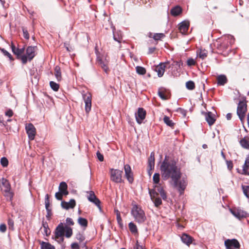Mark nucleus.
Returning a JSON list of instances; mask_svg holds the SVG:
<instances>
[{
	"label": "nucleus",
	"instance_id": "obj_1",
	"mask_svg": "<svg viewBox=\"0 0 249 249\" xmlns=\"http://www.w3.org/2000/svg\"><path fill=\"white\" fill-rule=\"evenodd\" d=\"M160 169L162 179L167 180L171 178L175 187L178 188L180 194L182 195L186 188L187 181L185 178L180 179L181 173L176 163L168 161L165 157L160 165Z\"/></svg>",
	"mask_w": 249,
	"mask_h": 249
},
{
	"label": "nucleus",
	"instance_id": "obj_2",
	"mask_svg": "<svg viewBox=\"0 0 249 249\" xmlns=\"http://www.w3.org/2000/svg\"><path fill=\"white\" fill-rule=\"evenodd\" d=\"M131 214L135 221L139 224L143 223L146 220V217L144 211L142 208L136 204H133L131 210Z\"/></svg>",
	"mask_w": 249,
	"mask_h": 249
},
{
	"label": "nucleus",
	"instance_id": "obj_3",
	"mask_svg": "<svg viewBox=\"0 0 249 249\" xmlns=\"http://www.w3.org/2000/svg\"><path fill=\"white\" fill-rule=\"evenodd\" d=\"M150 194L151 199L154 201L155 205L156 207L160 206L162 202L161 198L158 196H160L162 197L163 199L166 198V194L165 193L163 189L161 187L158 186L157 190L155 189V191H153V194H152L151 192H150Z\"/></svg>",
	"mask_w": 249,
	"mask_h": 249
},
{
	"label": "nucleus",
	"instance_id": "obj_4",
	"mask_svg": "<svg viewBox=\"0 0 249 249\" xmlns=\"http://www.w3.org/2000/svg\"><path fill=\"white\" fill-rule=\"evenodd\" d=\"M0 187L6 199L11 200L13 196V193L11 190V186L9 181L5 178H1L0 180Z\"/></svg>",
	"mask_w": 249,
	"mask_h": 249
},
{
	"label": "nucleus",
	"instance_id": "obj_5",
	"mask_svg": "<svg viewBox=\"0 0 249 249\" xmlns=\"http://www.w3.org/2000/svg\"><path fill=\"white\" fill-rule=\"evenodd\" d=\"M36 47L29 46L26 51V54L21 56V60L23 64H26L28 60L31 61L36 55Z\"/></svg>",
	"mask_w": 249,
	"mask_h": 249
},
{
	"label": "nucleus",
	"instance_id": "obj_6",
	"mask_svg": "<svg viewBox=\"0 0 249 249\" xmlns=\"http://www.w3.org/2000/svg\"><path fill=\"white\" fill-rule=\"evenodd\" d=\"M247 104L246 100H242L239 102L237 108V114L242 122H243L247 112Z\"/></svg>",
	"mask_w": 249,
	"mask_h": 249
},
{
	"label": "nucleus",
	"instance_id": "obj_7",
	"mask_svg": "<svg viewBox=\"0 0 249 249\" xmlns=\"http://www.w3.org/2000/svg\"><path fill=\"white\" fill-rule=\"evenodd\" d=\"M110 179L116 182L121 183L122 182V174L123 171L114 169H111L110 170Z\"/></svg>",
	"mask_w": 249,
	"mask_h": 249
},
{
	"label": "nucleus",
	"instance_id": "obj_8",
	"mask_svg": "<svg viewBox=\"0 0 249 249\" xmlns=\"http://www.w3.org/2000/svg\"><path fill=\"white\" fill-rule=\"evenodd\" d=\"M82 97L85 104V111L87 113H89L90 111L91 107V94L89 92L83 93Z\"/></svg>",
	"mask_w": 249,
	"mask_h": 249
},
{
	"label": "nucleus",
	"instance_id": "obj_9",
	"mask_svg": "<svg viewBox=\"0 0 249 249\" xmlns=\"http://www.w3.org/2000/svg\"><path fill=\"white\" fill-rule=\"evenodd\" d=\"M230 211L231 213L237 219L240 220L242 218L248 217V213L239 208H234L233 209H230Z\"/></svg>",
	"mask_w": 249,
	"mask_h": 249
},
{
	"label": "nucleus",
	"instance_id": "obj_10",
	"mask_svg": "<svg viewBox=\"0 0 249 249\" xmlns=\"http://www.w3.org/2000/svg\"><path fill=\"white\" fill-rule=\"evenodd\" d=\"M65 227L60 223L56 228L55 231V237L59 241H63L65 232Z\"/></svg>",
	"mask_w": 249,
	"mask_h": 249
},
{
	"label": "nucleus",
	"instance_id": "obj_11",
	"mask_svg": "<svg viewBox=\"0 0 249 249\" xmlns=\"http://www.w3.org/2000/svg\"><path fill=\"white\" fill-rule=\"evenodd\" d=\"M225 245L226 249H238L240 247L238 241L235 239L226 240L225 241Z\"/></svg>",
	"mask_w": 249,
	"mask_h": 249
},
{
	"label": "nucleus",
	"instance_id": "obj_12",
	"mask_svg": "<svg viewBox=\"0 0 249 249\" xmlns=\"http://www.w3.org/2000/svg\"><path fill=\"white\" fill-rule=\"evenodd\" d=\"M25 129L30 140H33L36 134V129L32 124H28L26 125Z\"/></svg>",
	"mask_w": 249,
	"mask_h": 249
},
{
	"label": "nucleus",
	"instance_id": "obj_13",
	"mask_svg": "<svg viewBox=\"0 0 249 249\" xmlns=\"http://www.w3.org/2000/svg\"><path fill=\"white\" fill-rule=\"evenodd\" d=\"M88 199L89 201L95 204L99 208L100 212L102 211V209L100 205V201L99 199L96 197L93 192L90 191L89 193V195L88 196Z\"/></svg>",
	"mask_w": 249,
	"mask_h": 249
},
{
	"label": "nucleus",
	"instance_id": "obj_14",
	"mask_svg": "<svg viewBox=\"0 0 249 249\" xmlns=\"http://www.w3.org/2000/svg\"><path fill=\"white\" fill-rule=\"evenodd\" d=\"M146 112L142 108H139L138 111L135 113V117L137 123L141 124L145 119Z\"/></svg>",
	"mask_w": 249,
	"mask_h": 249
},
{
	"label": "nucleus",
	"instance_id": "obj_15",
	"mask_svg": "<svg viewBox=\"0 0 249 249\" xmlns=\"http://www.w3.org/2000/svg\"><path fill=\"white\" fill-rule=\"evenodd\" d=\"M168 64V62L161 63L156 67L155 71L157 72L159 77H160L163 76L165 71V69Z\"/></svg>",
	"mask_w": 249,
	"mask_h": 249
},
{
	"label": "nucleus",
	"instance_id": "obj_16",
	"mask_svg": "<svg viewBox=\"0 0 249 249\" xmlns=\"http://www.w3.org/2000/svg\"><path fill=\"white\" fill-rule=\"evenodd\" d=\"M124 170L125 172V176L129 183L133 181V174L131 171L130 166L128 164L124 165Z\"/></svg>",
	"mask_w": 249,
	"mask_h": 249
},
{
	"label": "nucleus",
	"instance_id": "obj_17",
	"mask_svg": "<svg viewBox=\"0 0 249 249\" xmlns=\"http://www.w3.org/2000/svg\"><path fill=\"white\" fill-rule=\"evenodd\" d=\"M205 119L209 125H213L216 119H215V115L213 113L211 112H208L205 113Z\"/></svg>",
	"mask_w": 249,
	"mask_h": 249
},
{
	"label": "nucleus",
	"instance_id": "obj_18",
	"mask_svg": "<svg viewBox=\"0 0 249 249\" xmlns=\"http://www.w3.org/2000/svg\"><path fill=\"white\" fill-rule=\"evenodd\" d=\"M189 26L188 21H183L178 25V30L182 34H185L188 31Z\"/></svg>",
	"mask_w": 249,
	"mask_h": 249
},
{
	"label": "nucleus",
	"instance_id": "obj_19",
	"mask_svg": "<svg viewBox=\"0 0 249 249\" xmlns=\"http://www.w3.org/2000/svg\"><path fill=\"white\" fill-rule=\"evenodd\" d=\"M181 240L183 243L189 246L192 243L193 238L186 233H183L181 236Z\"/></svg>",
	"mask_w": 249,
	"mask_h": 249
},
{
	"label": "nucleus",
	"instance_id": "obj_20",
	"mask_svg": "<svg viewBox=\"0 0 249 249\" xmlns=\"http://www.w3.org/2000/svg\"><path fill=\"white\" fill-rule=\"evenodd\" d=\"M75 205V201L74 199H71L69 202L62 201L61 202V206L65 209L73 208Z\"/></svg>",
	"mask_w": 249,
	"mask_h": 249
},
{
	"label": "nucleus",
	"instance_id": "obj_21",
	"mask_svg": "<svg viewBox=\"0 0 249 249\" xmlns=\"http://www.w3.org/2000/svg\"><path fill=\"white\" fill-rule=\"evenodd\" d=\"M158 95L162 100H167L169 97V93L163 88H160L159 89Z\"/></svg>",
	"mask_w": 249,
	"mask_h": 249
},
{
	"label": "nucleus",
	"instance_id": "obj_22",
	"mask_svg": "<svg viewBox=\"0 0 249 249\" xmlns=\"http://www.w3.org/2000/svg\"><path fill=\"white\" fill-rule=\"evenodd\" d=\"M12 52L18 57L21 56L24 52V48H16L15 46L12 44L11 46Z\"/></svg>",
	"mask_w": 249,
	"mask_h": 249
},
{
	"label": "nucleus",
	"instance_id": "obj_23",
	"mask_svg": "<svg viewBox=\"0 0 249 249\" xmlns=\"http://www.w3.org/2000/svg\"><path fill=\"white\" fill-rule=\"evenodd\" d=\"M217 84L220 86H223L227 83V78L226 75L221 74L217 77Z\"/></svg>",
	"mask_w": 249,
	"mask_h": 249
},
{
	"label": "nucleus",
	"instance_id": "obj_24",
	"mask_svg": "<svg viewBox=\"0 0 249 249\" xmlns=\"http://www.w3.org/2000/svg\"><path fill=\"white\" fill-rule=\"evenodd\" d=\"M98 63L100 65L101 67L104 70V71L106 72H107L108 70V61L106 59L105 60L100 59L98 60Z\"/></svg>",
	"mask_w": 249,
	"mask_h": 249
},
{
	"label": "nucleus",
	"instance_id": "obj_25",
	"mask_svg": "<svg viewBox=\"0 0 249 249\" xmlns=\"http://www.w3.org/2000/svg\"><path fill=\"white\" fill-rule=\"evenodd\" d=\"M68 186L66 182H62L60 183L59 186V191L63 193L64 195H67L68 192L67 191Z\"/></svg>",
	"mask_w": 249,
	"mask_h": 249
},
{
	"label": "nucleus",
	"instance_id": "obj_26",
	"mask_svg": "<svg viewBox=\"0 0 249 249\" xmlns=\"http://www.w3.org/2000/svg\"><path fill=\"white\" fill-rule=\"evenodd\" d=\"M148 36L149 37L153 38L155 40H161L165 37V35L162 33L153 34L150 33Z\"/></svg>",
	"mask_w": 249,
	"mask_h": 249
},
{
	"label": "nucleus",
	"instance_id": "obj_27",
	"mask_svg": "<svg viewBox=\"0 0 249 249\" xmlns=\"http://www.w3.org/2000/svg\"><path fill=\"white\" fill-rule=\"evenodd\" d=\"M155 154L154 152H152L148 159V166L150 170L154 168L155 165Z\"/></svg>",
	"mask_w": 249,
	"mask_h": 249
},
{
	"label": "nucleus",
	"instance_id": "obj_28",
	"mask_svg": "<svg viewBox=\"0 0 249 249\" xmlns=\"http://www.w3.org/2000/svg\"><path fill=\"white\" fill-rule=\"evenodd\" d=\"M197 56L204 59L207 56V51L205 50L199 49L196 52Z\"/></svg>",
	"mask_w": 249,
	"mask_h": 249
},
{
	"label": "nucleus",
	"instance_id": "obj_29",
	"mask_svg": "<svg viewBox=\"0 0 249 249\" xmlns=\"http://www.w3.org/2000/svg\"><path fill=\"white\" fill-rule=\"evenodd\" d=\"M182 11L180 7L178 6H175L171 10V14L174 16H177L179 15Z\"/></svg>",
	"mask_w": 249,
	"mask_h": 249
},
{
	"label": "nucleus",
	"instance_id": "obj_30",
	"mask_svg": "<svg viewBox=\"0 0 249 249\" xmlns=\"http://www.w3.org/2000/svg\"><path fill=\"white\" fill-rule=\"evenodd\" d=\"M249 168V157H248L245 162V163L243 166V169L242 172L240 173L242 174H246L247 171Z\"/></svg>",
	"mask_w": 249,
	"mask_h": 249
},
{
	"label": "nucleus",
	"instance_id": "obj_31",
	"mask_svg": "<svg viewBox=\"0 0 249 249\" xmlns=\"http://www.w3.org/2000/svg\"><path fill=\"white\" fill-rule=\"evenodd\" d=\"M54 75L58 81L61 80V72L60 68L58 66H56L54 69Z\"/></svg>",
	"mask_w": 249,
	"mask_h": 249
},
{
	"label": "nucleus",
	"instance_id": "obj_32",
	"mask_svg": "<svg viewBox=\"0 0 249 249\" xmlns=\"http://www.w3.org/2000/svg\"><path fill=\"white\" fill-rule=\"evenodd\" d=\"M128 227L130 231L134 234L138 233L137 226L132 222H130L128 224Z\"/></svg>",
	"mask_w": 249,
	"mask_h": 249
},
{
	"label": "nucleus",
	"instance_id": "obj_33",
	"mask_svg": "<svg viewBox=\"0 0 249 249\" xmlns=\"http://www.w3.org/2000/svg\"><path fill=\"white\" fill-rule=\"evenodd\" d=\"M153 182L157 185L155 186V188L158 189V186L160 187L158 184L160 180V175L159 173H155L153 177Z\"/></svg>",
	"mask_w": 249,
	"mask_h": 249
},
{
	"label": "nucleus",
	"instance_id": "obj_34",
	"mask_svg": "<svg viewBox=\"0 0 249 249\" xmlns=\"http://www.w3.org/2000/svg\"><path fill=\"white\" fill-rule=\"evenodd\" d=\"M41 249H54V247L50 243L44 242L41 243Z\"/></svg>",
	"mask_w": 249,
	"mask_h": 249
},
{
	"label": "nucleus",
	"instance_id": "obj_35",
	"mask_svg": "<svg viewBox=\"0 0 249 249\" xmlns=\"http://www.w3.org/2000/svg\"><path fill=\"white\" fill-rule=\"evenodd\" d=\"M65 235L67 237H70L72 234V229L67 226H65Z\"/></svg>",
	"mask_w": 249,
	"mask_h": 249
},
{
	"label": "nucleus",
	"instance_id": "obj_36",
	"mask_svg": "<svg viewBox=\"0 0 249 249\" xmlns=\"http://www.w3.org/2000/svg\"><path fill=\"white\" fill-rule=\"evenodd\" d=\"M78 223L81 226L86 227L88 225V221L86 219L82 217H79L78 219Z\"/></svg>",
	"mask_w": 249,
	"mask_h": 249
},
{
	"label": "nucleus",
	"instance_id": "obj_37",
	"mask_svg": "<svg viewBox=\"0 0 249 249\" xmlns=\"http://www.w3.org/2000/svg\"><path fill=\"white\" fill-rule=\"evenodd\" d=\"M240 143L241 145V146L246 149H248L249 148V143L248 141H247L245 138L242 139L240 141Z\"/></svg>",
	"mask_w": 249,
	"mask_h": 249
},
{
	"label": "nucleus",
	"instance_id": "obj_38",
	"mask_svg": "<svg viewBox=\"0 0 249 249\" xmlns=\"http://www.w3.org/2000/svg\"><path fill=\"white\" fill-rule=\"evenodd\" d=\"M186 87L189 90L194 89L195 87V83L192 81H188L186 83Z\"/></svg>",
	"mask_w": 249,
	"mask_h": 249
},
{
	"label": "nucleus",
	"instance_id": "obj_39",
	"mask_svg": "<svg viewBox=\"0 0 249 249\" xmlns=\"http://www.w3.org/2000/svg\"><path fill=\"white\" fill-rule=\"evenodd\" d=\"M136 70L137 72L140 74L143 75V74H144L146 72L145 69L142 67L137 66L136 68Z\"/></svg>",
	"mask_w": 249,
	"mask_h": 249
},
{
	"label": "nucleus",
	"instance_id": "obj_40",
	"mask_svg": "<svg viewBox=\"0 0 249 249\" xmlns=\"http://www.w3.org/2000/svg\"><path fill=\"white\" fill-rule=\"evenodd\" d=\"M51 88L54 91H57L59 89V86L58 84L54 82L51 81L50 83Z\"/></svg>",
	"mask_w": 249,
	"mask_h": 249
},
{
	"label": "nucleus",
	"instance_id": "obj_41",
	"mask_svg": "<svg viewBox=\"0 0 249 249\" xmlns=\"http://www.w3.org/2000/svg\"><path fill=\"white\" fill-rule=\"evenodd\" d=\"M164 122L168 126H172L173 125L174 123L167 116H165L163 118Z\"/></svg>",
	"mask_w": 249,
	"mask_h": 249
},
{
	"label": "nucleus",
	"instance_id": "obj_42",
	"mask_svg": "<svg viewBox=\"0 0 249 249\" xmlns=\"http://www.w3.org/2000/svg\"><path fill=\"white\" fill-rule=\"evenodd\" d=\"M242 189L244 195L248 198H249V186H242Z\"/></svg>",
	"mask_w": 249,
	"mask_h": 249
},
{
	"label": "nucleus",
	"instance_id": "obj_43",
	"mask_svg": "<svg viewBox=\"0 0 249 249\" xmlns=\"http://www.w3.org/2000/svg\"><path fill=\"white\" fill-rule=\"evenodd\" d=\"M0 163L3 167H6L8 164V160L6 158L3 157L0 160Z\"/></svg>",
	"mask_w": 249,
	"mask_h": 249
},
{
	"label": "nucleus",
	"instance_id": "obj_44",
	"mask_svg": "<svg viewBox=\"0 0 249 249\" xmlns=\"http://www.w3.org/2000/svg\"><path fill=\"white\" fill-rule=\"evenodd\" d=\"M116 214H117V220L118 223L120 225V226L121 227H122L123 226L122 220L120 213L118 211H117Z\"/></svg>",
	"mask_w": 249,
	"mask_h": 249
},
{
	"label": "nucleus",
	"instance_id": "obj_45",
	"mask_svg": "<svg viewBox=\"0 0 249 249\" xmlns=\"http://www.w3.org/2000/svg\"><path fill=\"white\" fill-rule=\"evenodd\" d=\"M196 63V61L192 58H189L187 61V64L189 66L195 65Z\"/></svg>",
	"mask_w": 249,
	"mask_h": 249
},
{
	"label": "nucleus",
	"instance_id": "obj_46",
	"mask_svg": "<svg viewBox=\"0 0 249 249\" xmlns=\"http://www.w3.org/2000/svg\"><path fill=\"white\" fill-rule=\"evenodd\" d=\"M46 196H47V198L45 200V207H46L47 211H48V213H49L50 211V210L49 209L50 203H49V198H48V196L47 195Z\"/></svg>",
	"mask_w": 249,
	"mask_h": 249
},
{
	"label": "nucleus",
	"instance_id": "obj_47",
	"mask_svg": "<svg viewBox=\"0 0 249 249\" xmlns=\"http://www.w3.org/2000/svg\"><path fill=\"white\" fill-rule=\"evenodd\" d=\"M1 51L4 55L8 57L10 60H12V56L9 53H8L7 51L5 50L4 49H1Z\"/></svg>",
	"mask_w": 249,
	"mask_h": 249
},
{
	"label": "nucleus",
	"instance_id": "obj_48",
	"mask_svg": "<svg viewBox=\"0 0 249 249\" xmlns=\"http://www.w3.org/2000/svg\"><path fill=\"white\" fill-rule=\"evenodd\" d=\"M63 195H64L63 194L59 191L55 193V196L57 199L60 200L62 199Z\"/></svg>",
	"mask_w": 249,
	"mask_h": 249
},
{
	"label": "nucleus",
	"instance_id": "obj_49",
	"mask_svg": "<svg viewBox=\"0 0 249 249\" xmlns=\"http://www.w3.org/2000/svg\"><path fill=\"white\" fill-rule=\"evenodd\" d=\"M66 224L68 225H73L74 224V222L72 219L71 218H67L66 219Z\"/></svg>",
	"mask_w": 249,
	"mask_h": 249
},
{
	"label": "nucleus",
	"instance_id": "obj_50",
	"mask_svg": "<svg viewBox=\"0 0 249 249\" xmlns=\"http://www.w3.org/2000/svg\"><path fill=\"white\" fill-rule=\"evenodd\" d=\"M6 230V226L5 224H2L0 225V231L4 232Z\"/></svg>",
	"mask_w": 249,
	"mask_h": 249
},
{
	"label": "nucleus",
	"instance_id": "obj_51",
	"mask_svg": "<svg viewBox=\"0 0 249 249\" xmlns=\"http://www.w3.org/2000/svg\"><path fill=\"white\" fill-rule=\"evenodd\" d=\"M43 229H44V232L45 233L46 235H48L50 234V231H49V229H48L47 226H46L44 224H43Z\"/></svg>",
	"mask_w": 249,
	"mask_h": 249
},
{
	"label": "nucleus",
	"instance_id": "obj_52",
	"mask_svg": "<svg viewBox=\"0 0 249 249\" xmlns=\"http://www.w3.org/2000/svg\"><path fill=\"white\" fill-rule=\"evenodd\" d=\"M97 158H98V160L100 161H103V160H104V157H103V155L101 154L99 152H97Z\"/></svg>",
	"mask_w": 249,
	"mask_h": 249
},
{
	"label": "nucleus",
	"instance_id": "obj_53",
	"mask_svg": "<svg viewBox=\"0 0 249 249\" xmlns=\"http://www.w3.org/2000/svg\"><path fill=\"white\" fill-rule=\"evenodd\" d=\"M227 167H228V168L230 170H231L233 167V165H232V163L231 161H227Z\"/></svg>",
	"mask_w": 249,
	"mask_h": 249
},
{
	"label": "nucleus",
	"instance_id": "obj_54",
	"mask_svg": "<svg viewBox=\"0 0 249 249\" xmlns=\"http://www.w3.org/2000/svg\"><path fill=\"white\" fill-rule=\"evenodd\" d=\"M23 36L26 39H29V34L26 30L23 29Z\"/></svg>",
	"mask_w": 249,
	"mask_h": 249
},
{
	"label": "nucleus",
	"instance_id": "obj_55",
	"mask_svg": "<svg viewBox=\"0 0 249 249\" xmlns=\"http://www.w3.org/2000/svg\"><path fill=\"white\" fill-rule=\"evenodd\" d=\"M13 114V111L11 109H9L8 110H7L6 112H5V115L9 117L12 116Z\"/></svg>",
	"mask_w": 249,
	"mask_h": 249
},
{
	"label": "nucleus",
	"instance_id": "obj_56",
	"mask_svg": "<svg viewBox=\"0 0 249 249\" xmlns=\"http://www.w3.org/2000/svg\"><path fill=\"white\" fill-rule=\"evenodd\" d=\"M8 225L10 228L13 229L14 227V221L12 219L8 220Z\"/></svg>",
	"mask_w": 249,
	"mask_h": 249
},
{
	"label": "nucleus",
	"instance_id": "obj_57",
	"mask_svg": "<svg viewBox=\"0 0 249 249\" xmlns=\"http://www.w3.org/2000/svg\"><path fill=\"white\" fill-rule=\"evenodd\" d=\"M71 247L73 249H79V245L76 243H72L71 245Z\"/></svg>",
	"mask_w": 249,
	"mask_h": 249
},
{
	"label": "nucleus",
	"instance_id": "obj_58",
	"mask_svg": "<svg viewBox=\"0 0 249 249\" xmlns=\"http://www.w3.org/2000/svg\"><path fill=\"white\" fill-rule=\"evenodd\" d=\"M178 111H179V112L180 113H181L182 114V115L184 116V117H185L186 115V111L183 109H181V108H179L178 109Z\"/></svg>",
	"mask_w": 249,
	"mask_h": 249
},
{
	"label": "nucleus",
	"instance_id": "obj_59",
	"mask_svg": "<svg viewBox=\"0 0 249 249\" xmlns=\"http://www.w3.org/2000/svg\"><path fill=\"white\" fill-rule=\"evenodd\" d=\"M76 238L77 239H78L80 241H82L84 240V237H83V236L82 235H81L80 234L77 235Z\"/></svg>",
	"mask_w": 249,
	"mask_h": 249
},
{
	"label": "nucleus",
	"instance_id": "obj_60",
	"mask_svg": "<svg viewBox=\"0 0 249 249\" xmlns=\"http://www.w3.org/2000/svg\"><path fill=\"white\" fill-rule=\"evenodd\" d=\"M175 62L176 63V65H177L179 68H181L183 66V63L182 61H180L179 62L176 61Z\"/></svg>",
	"mask_w": 249,
	"mask_h": 249
},
{
	"label": "nucleus",
	"instance_id": "obj_61",
	"mask_svg": "<svg viewBox=\"0 0 249 249\" xmlns=\"http://www.w3.org/2000/svg\"><path fill=\"white\" fill-rule=\"evenodd\" d=\"M134 249H144L142 246H141L139 244L138 242H137L136 247L134 248Z\"/></svg>",
	"mask_w": 249,
	"mask_h": 249
},
{
	"label": "nucleus",
	"instance_id": "obj_62",
	"mask_svg": "<svg viewBox=\"0 0 249 249\" xmlns=\"http://www.w3.org/2000/svg\"><path fill=\"white\" fill-rule=\"evenodd\" d=\"M155 50V48H150L149 49V53H153L154 52Z\"/></svg>",
	"mask_w": 249,
	"mask_h": 249
},
{
	"label": "nucleus",
	"instance_id": "obj_63",
	"mask_svg": "<svg viewBox=\"0 0 249 249\" xmlns=\"http://www.w3.org/2000/svg\"><path fill=\"white\" fill-rule=\"evenodd\" d=\"M226 118L227 120H229L231 118V113H228L226 115Z\"/></svg>",
	"mask_w": 249,
	"mask_h": 249
},
{
	"label": "nucleus",
	"instance_id": "obj_64",
	"mask_svg": "<svg viewBox=\"0 0 249 249\" xmlns=\"http://www.w3.org/2000/svg\"><path fill=\"white\" fill-rule=\"evenodd\" d=\"M114 40H116V41H118V42H121L120 38H119L118 39H117V38L116 37V36H115V35H114Z\"/></svg>",
	"mask_w": 249,
	"mask_h": 249
}]
</instances>
